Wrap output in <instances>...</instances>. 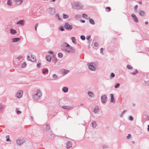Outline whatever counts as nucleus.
Masks as SVG:
<instances>
[{
	"instance_id": "obj_49",
	"label": "nucleus",
	"mask_w": 149,
	"mask_h": 149,
	"mask_svg": "<svg viewBox=\"0 0 149 149\" xmlns=\"http://www.w3.org/2000/svg\"><path fill=\"white\" fill-rule=\"evenodd\" d=\"M38 23H37L35 25V29L36 31H37V29L38 26Z\"/></svg>"
},
{
	"instance_id": "obj_46",
	"label": "nucleus",
	"mask_w": 149,
	"mask_h": 149,
	"mask_svg": "<svg viewBox=\"0 0 149 149\" xmlns=\"http://www.w3.org/2000/svg\"><path fill=\"white\" fill-rule=\"evenodd\" d=\"M48 52L49 54L54 55V52H53L52 51H49Z\"/></svg>"
},
{
	"instance_id": "obj_55",
	"label": "nucleus",
	"mask_w": 149,
	"mask_h": 149,
	"mask_svg": "<svg viewBox=\"0 0 149 149\" xmlns=\"http://www.w3.org/2000/svg\"><path fill=\"white\" fill-rule=\"evenodd\" d=\"M56 16L57 17L58 19L59 20H61V19L60 18L58 15V14H57L56 15Z\"/></svg>"
},
{
	"instance_id": "obj_16",
	"label": "nucleus",
	"mask_w": 149,
	"mask_h": 149,
	"mask_svg": "<svg viewBox=\"0 0 149 149\" xmlns=\"http://www.w3.org/2000/svg\"><path fill=\"white\" fill-rule=\"evenodd\" d=\"M36 61V58L35 56L33 55L31 56L30 61L32 62H35Z\"/></svg>"
},
{
	"instance_id": "obj_38",
	"label": "nucleus",
	"mask_w": 149,
	"mask_h": 149,
	"mask_svg": "<svg viewBox=\"0 0 149 149\" xmlns=\"http://www.w3.org/2000/svg\"><path fill=\"white\" fill-rule=\"evenodd\" d=\"M58 56L60 58H62L63 56L62 54L61 53H58Z\"/></svg>"
},
{
	"instance_id": "obj_62",
	"label": "nucleus",
	"mask_w": 149,
	"mask_h": 149,
	"mask_svg": "<svg viewBox=\"0 0 149 149\" xmlns=\"http://www.w3.org/2000/svg\"><path fill=\"white\" fill-rule=\"evenodd\" d=\"M91 36H90V35H88V36H86V37H88H88H91Z\"/></svg>"
},
{
	"instance_id": "obj_35",
	"label": "nucleus",
	"mask_w": 149,
	"mask_h": 149,
	"mask_svg": "<svg viewBox=\"0 0 149 149\" xmlns=\"http://www.w3.org/2000/svg\"><path fill=\"white\" fill-rule=\"evenodd\" d=\"M115 74H114L112 72L111 73L110 77V78H113L115 77Z\"/></svg>"
},
{
	"instance_id": "obj_8",
	"label": "nucleus",
	"mask_w": 149,
	"mask_h": 149,
	"mask_svg": "<svg viewBox=\"0 0 149 149\" xmlns=\"http://www.w3.org/2000/svg\"><path fill=\"white\" fill-rule=\"evenodd\" d=\"M107 97L105 95H102L101 97L102 102V103H106L107 100Z\"/></svg>"
},
{
	"instance_id": "obj_20",
	"label": "nucleus",
	"mask_w": 149,
	"mask_h": 149,
	"mask_svg": "<svg viewBox=\"0 0 149 149\" xmlns=\"http://www.w3.org/2000/svg\"><path fill=\"white\" fill-rule=\"evenodd\" d=\"M20 39V38H14L12 39L13 42H16L19 41Z\"/></svg>"
},
{
	"instance_id": "obj_44",
	"label": "nucleus",
	"mask_w": 149,
	"mask_h": 149,
	"mask_svg": "<svg viewBox=\"0 0 149 149\" xmlns=\"http://www.w3.org/2000/svg\"><path fill=\"white\" fill-rule=\"evenodd\" d=\"M16 111L18 114H20L21 113V112L18 110L17 108L16 109Z\"/></svg>"
},
{
	"instance_id": "obj_9",
	"label": "nucleus",
	"mask_w": 149,
	"mask_h": 149,
	"mask_svg": "<svg viewBox=\"0 0 149 149\" xmlns=\"http://www.w3.org/2000/svg\"><path fill=\"white\" fill-rule=\"evenodd\" d=\"M131 16L133 18V19L135 22L137 23L139 22V20L135 15L132 14L131 15Z\"/></svg>"
},
{
	"instance_id": "obj_23",
	"label": "nucleus",
	"mask_w": 149,
	"mask_h": 149,
	"mask_svg": "<svg viewBox=\"0 0 149 149\" xmlns=\"http://www.w3.org/2000/svg\"><path fill=\"white\" fill-rule=\"evenodd\" d=\"M139 14L140 15L144 16L145 15L146 13L143 10H141L139 11Z\"/></svg>"
},
{
	"instance_id": "obj_19",
	"label": "nucleus",
	"mask_w": 149,
	"mask_h": 149,
	"mask_svg": "<svg viewBox=\"0 0 149 149\" xmlns=\"http://www.w3.org/2000/svg\"><path fill=\"white\" fill-rule=\"evenodd\" d=\"M62 107L63 108L67 110H70L71 108V107L65 106H63Z\"/></svg>"
},
{
	"instance_id": "obj_26",
	"label": "nucleus",
	"mask_w": 149,
	"mask_h": 149,
	"mask_svg": "<svg viewBox=\"0 0 149 149\" xmlns=\"http://www.w3.org/2000/svg\"><path fill=\"white\" fill-rule=\"evenodd\" d=\"M71 39L74 44H76L77 43L75 38H71Z\"/></svg>"
},
{
	"instance_id": "obj_34",
	"label": "nucleus",
	"mask_w": 149,
	"mask_h": 149,
	"mask_svg": "<svg viewBox=\"0 0 149 149\" xmlns=\"http://www.w3.org/2000/svg\"><path fill=\"white\" fill-rule=\"evenodd\" d=\"M138 72V71L137 70H136L133 72H131V73L133 75H135L136 73Z\"/></svg>"
},
{
	"instance_id": "obj_64",
	"label": "nucleus",
	"mask_w": 149,
	"mask_h": 149,
	"mask_svg": "<svg viewBox=\"0 0 149 149\" xmlns=\"http://www.w3.org/2000/svg\"><path fill=\"white\" fill-rule=\"evenodd\" d=\"M80 37H85L84 36L82 35V36H81Z\"/></svg>"
},
{
	"instance_id": "obj_45",
	"label": "nucleus",
	"mask_w": 149,
	"mask_h": 149,
	"mask_svg": "<svg viewBox=\"0 0 149 149\" xmlns=\"http://www.w3.org/2000/svg\"><path fill=\"white\" fill-rule=\"evenodd\" d=\"M23 57V56L22 55H20L19 56H18V57H17V59H18V60H20V59H21Z\"/></svg>"
},
{
	"instance_id": "obj_5",
	"label": "nucleus",
	"mask_w": 149,
	"mask_h": 149,
	"mask_svg": "<svg viewBox=\"0 0 149 149\" xmlns=\"http://www.w3.org/2000/svg\"><path fill=\"white\" fill-rule=\"evenodd\" d=\"M45 130L47 132V135L49 136L52 135V131L50 129V126L48 124H47L46 125V127L45 128Z\"/></svg>"
},
{
	"instance_id": "obj_33",
	"label": "nucleus",
	"mask_w": 149,
	"mask_h": 149,
	"mask_svg": "<svg viewBox=\"0 0 149 149\" xmlns=\"http://www.w3.org/2000/svg\"><path fill=\"white\" fill-rule=\"evenodd\" d=\"M89 22L93 24H94L95 23L94 21L92 19H90L89 20Z\"/></svg>"
},
{
	"instance_id": "obj_59",
	"label": "nucleus",
	"mask_w": 149,
	"mask_h": 149,
	"mask_svg": "<svg viewBox=\"0 0 149 149\" xmlns=\"http://www.w3.org/2000/svg\"><path fill=\"white\" fill-rule=\"evenodd\" d=\"M145 82L146 84H147L148 85H149V82L148 81L146 82V81H145Z\"/></svg>"
},
{
	"instance_id": "obj_63",
	"label": "nucleus",
	"mask_w": 149,
	"mask_h": 149,
	"mask_svg": "<svg viewBox=\"0 0 149 149\" xmlns=\"http://www.w3.org/2000/svg\"><path fill=\"white\" fill-rule=\"evenodd\" d=\"M148 22H145V24H148Z\"/></svg>"
},
{
	"instance_id": "obj_50",
	"label": "nucleus",
	"mask_w": 149,
	"mask_h": 149,
	"mask_svg": "<svg viewBox=\"0 0 149 149\" xmlns=\"http://www.w3.org/2000/svg\"><path fill=\"white\" fill-rule=\"evenodd\" d=\"M129 118L130 119V120L131 121L133 120V119H134V118L132 116H129Z\"/></svg>"
},
{
	"instance_id": "obj_3",
	"label": "nucleus",
	"mask_w": 149,
	"mask_h": 149,
	"mask_svg": "<svg viewBox=\"0 0 149 149\" xmlns=\"http://www.w3.org/2000/svg\"><path fill=\"white\" fill-rule=\"evenodd\" d=\"M72 5L74 9H79L82 8V6L79 2H75L72 4Z\"/></svg>"
},
{
	"instance_id": "obj_15",
	"label": "nucleus",
	"mask_w": 149,
	"mask_h": 149,
	"mask_svg": "<svg viewBox=\"0 0 149 149\" xmlns=\"http://www.w3.org/2000/svg\"><path fill=\"white\" fill-rule=\"evenodd\" d=\"M87 94L89 97H93L95 96L94 94L92 92L90 91H88L87 92Z\"/></svg>"
},
{
	"instance_id": "obj_24",
	"label": "nucleus",
	"mask_w": 149,
	"mask_h": 149,
	"mask_svg": "<svg viewBox=\"0 0 149 149\" xmlns=\"http://www.w3.org/2000/svg\"><path fill=\"white\" fill-rule=\"evenodd\" d=\"M52 77L54 80H56L58 79V77L57 74H54L52 75Z\"/></svg>"
},
{
	"instance_id": "obj_10",
	"label": "nucleus",
	"mask_w": 149,
	"mask_h": 149,
	"mask_svg": "<svg viewBox=\"0 0 149 149\" xmlns=\"http://www.w3.org/2000/svg\"><path fill=\"white\" fill-rule=\"evenodd\" d=\"M65 28L68 30H70L72 29V26L70 25L68 23H66L64 26Z\"/></svg>"
},
{
	"instance_id": "obj_48",
	"label": "nucleus",
	"mask_w": 149,
	"mask_h": 149,
	"mask_svg": "<svg viewBox=\"0 0 149 149\" xmlns=\"http://www.w3.org/2000/svg\"><path fill=\"white\" fill-rule=\"evenodd\" d=\"M131 136V135L130 134H129L128 136H127V139H130V138Z\"/></svg>"
},
{
	"instance_id": "obj_1",
	"label": "nucleus",
	"mask_w": 149,
	"mask_h": 149,
	"mask_svg": "<svg viewBox=\"0 0 149 149\" xmlns=\"http://www.w3.org/2000/svg\"><path fill=\"white\" fill-rule=\"evenodd\" d=\"M61 50L69 54L74 53L76 51L75 49L66 42L63 43Z\"/></svg>"
},
{
	"instance_id": "obj_31",
	"label": "nucleus",
	"mask_w": 149,
	"mask_h": 149,
	"mask_svg": "<svg viewBox=\"0 0 149 149\" xmlns=\"http://www.w3.org/2000/svg\"><path fill=\"white\" fill-rule=\"evenodd\" d=\"M126 111V110H124L121 113V114L120 116V117H122L123 116V115L124 114L125 112Z\"/></svg>"
},
{
	"instance_id": "obj_12",
	"label": "nucleus",
	"mask_w": 149,
	"mask_h": 149,
	"mask_svg": "<svg viewBox=\"0 0 149 149\" xmlns=\"http://www.w3.org/2000/svg\"><path fill=\"white\" fill-rule=\"evenodd\" d=\"M91 124L92 127L94 128H95L97 126V123L95 121H92L91 123Z\"/></svg>"
},
{
	"instance_id": "obj_17",
	"label": "nucleus",
	"mask_w": 149,
	"mask_h": 149,
	"mask_svg": "<svg viewBox=\"0 0 149 149\" xmlns=\"http://www.w3.org/2000/svg\"><path fill=\"white\" fill-rule=\"evenodd\" d=\"M94 112L95 114H97L98 113V108L97 107H95L94 110Z\"/></svg>"
},
{
	"instance_id": "obj_11",
	"label": "nucleus",
	"mask_w": 149,
	"mask_h": 149,
	"mask_svg": "<svg viewBox=\"0 0 149 149\" xmlns=\"http://www.w3.org/2000/svg\"><path fill=\"white\" fill-rule=\"evenodd\" d=\"M72 143L70 141H68L66 143V147L68 148H69L72 146Z\"/></svg>"
},
{
	"instance_id": "obj_32",
	"label": "nucleus",
	"mask_w": 149,
	"mask_h": 149,
	"mask_svg": "<svg viewBox=\"0 0 149 149\" xmlns=\"http://www.w3.org/2000/svg\"><path fill=\"white\" fill-rule=\"evenodd\" d=\"M4 107V105L2 103H0V111H1Z\"/></svg>"
},
{
	"instance_id": "obj_56",
	"label": "nucleus",
	"mask_w": 149,
	"mask_h": 149,
	"mask_svg": "<svg viewBox=\"0 0 149 149\" xmlns=\"http://www.w3.org/2000/svg\"><path fill=\"white\" fill-rule=\"evenodd\" d=\"M41 65V63H39L37 64V67L38 68L40 67Z\"/></svg>"
},
{
	"instance_id": "obj_53",
	"label": "nucleus",
	"mask_w": 149,
	"mask_h": 149,
	"mask_svg": "<svg viewBox=\"0 0 149 149\" xmlns=\"http://www.w3.org/2000/svg\"><path fill=\"white\" fill-rule=\"evenodd\" d=\"M27 58L28 60L30 61L31 56H28L27 57Z\"/></svg>"
},
{
	"instance_id": "obj_37",
	"label": "nucleus",
	"mask_w": 149,
	"mask_h": 149,
	"mask_svg": "<svg viewBox=\"0 0 149 149\" xmlns=\"http://www.w3.org/2000/svg\"><path fill=\"white\" fill-rule=\"evenodd\" d=\"M102 147L104 148H108V146L107 145L104 144L102 146Z\"/></svg>"
},
{
	"instance_id": "obj_58",
	"label": "nucleus",
	"mask_w": 149,
	"mask_h": 149,
	"mask_svg": "<svg viewBox=\"0 0 149 149\" xmlns=\"http://www.w3.org/2000/svg\"><path fill=\"white\" fill-rule=\"evenodd\" d=\"M138 5H136L135 7H134V9H136L137 8H138Z\"/></svg>"
},
{
	"instance_id": "obj_6",
	"label": "nucleus",
	"mask_w": 149,
	"mask_h": 149,
	"mask_svg": "<svg viewBox=\"0 0 149 149\" xmlns=\"http://www.w3.org/2000/svg\"><path fill=\"white\" fill-rule=\"evenodd\" d=\"M25 140L24 139H18L16 141V143L17 145L19 146H21L25 142Z\"/></svg>"
},
{
	"instance_id": "obj_51",
	"label": "nucleus",
	"mask_w": 149,
	"mask_h": 149,
	"mask_svg": "<svg viewBox=\"0 0 149 149\" xmlns=\"http://www.w3.org/2000/svg\"><path fill=\"white\" fill-rule=\"evenodd\" d=\"M59 29L61 31H63L64 30V28L63 26H61L59 27Z\"/></svg>"
},
{
	"instance_id": "obj_21",
	"label": "nucleus",
	"mask_w": 149,
	"mask_h": 149,
	"mask_svg": "<svg viewBox=\"0 0 149 149\" xmlns=\"http://www.w3.org/2000/svg\"><path fill=\"white\" fill-rule=\"evenodd\" d=\"M110 96L111 97V102H115V100L114 99L113 95L112 94H111Z\"/></svg>"
},
{
	"instance_id": "obj_40",
	"label": "nucleus",
	"mask_w": 149,
	"mask_h": 149,
	"mask_svg": "<svg viewBox=\"0 0 149 149\" xmlns=\"http://www.w3.org/2000/svg\"><path fill=\"white\" fill-rule=\"evenodd\" d=\"M86 39L88 40V44H90L91 42V38H86Z\"/></svg>"
},
{
	"instance_id": "obj_4",
	"label": "nucleus",
	"mask_w": 149,
	"mask_h": 149,
	"mask_svg": "<svg viewBox=\"0 0 149 149\" xmlns=\"http://www.w3.org/2000/svg\"><path fill=\"white\" fill-rule=\"evenodd\" d=\"M87 65L89 69L91 71H95L96 70V68L95 67V63L94 62L88 63Z\"/></svg>"
},
{
	"instance_id": "obj_30",
	"label": "nucleus",
	"mask_w": 149,
	"mask_h": 149,
	"mask_svg": "<svg viewBox=\"0 0 149 149\" xmlns=\"http://www.w3.org/2000/svg\"><path fill=\"white\" fill-rule=\"evenodd\" d=\"M63 17L64 19H67L68 17V15L64 13L63 14Z\"/></svg>"
},
{
	"instance_id": "obj_36",
	"label": "nucleus",
	"mask_w": 149,
	"mask_h": 149,
	"mask_svg": "<svg viewBox=\"0 0 149 149\" xmlns=\"http://www.w3.org/2000/svg\"><path fill=\"white\" fill-rule=\"evenodd\" d=\"M126 67L127 68L130 70H131L132 69V67L128 65H127Z\"/></svg>"
},
{
	"instance_id": "obj_18",
	"label": "nucleus",
	"mask_w": 149,
	"mask_h": 149,
	"mask_svg": "<svg viewBox=\"0 0 149 149\" xmlns=\"http://www.w3.org/2000/svg\"><path fill=\"white\" fill-rule=\"evenodd\" d=\"M47 60L49 62L51 61L52 59V57L50 55H48L46 57Z\"/></svg>"
},
{
	"instance_id": "obj_7",
	"label": "nucleus",
	"mask_w": 149,
	"mask_h": 149,
	"mask_svg": "<svg viewBox=\"0 0 149 149\" xmlns=\"http://www.w3.org/2000/svg\"><path fill=\"white\" fill-rule=\"evenodd\" d=\"M23 91L20 90L18 91L15 95V96L18 98H20L22 97L23 95Z\"/></svg>"
},
{
	"instance_id": "obj_2",
	"label": "nucleus",
	"mask_w": 149,
	"mask_h": 149,
	"mask_svg": "<svg viewBox=\"0 0 149 149\" xmlns=\"http://www.w3.org/2000/svg\"><path fill=\"white\" fill-rule=\"evenodd\" d=\"M42 95V93L41 92L39 89H38L36 93L33 95L32 96L34 100L37 101Z\"/></svg>"
},
{
	"instance_id": "obj_41",
	"label": "nucleus",
	"mask_w": 149,
	"mask_h": 149,
	"mask_svg": "<svg viewBox=\"0 0 149 149\" xmlns=\"http://www.w3.org/2000/svg\"><path fill=\"white\" fill-rule=\"evenodd\" d=\"M120 86V84L119 83L117 84L115 86V88H119Z\"/></svg>"
},
{
	"instance_id": "obj_43",
	"label": "nucleus",
	"mask_w": 149,
	"mask_h": 149,
	"mask_svg": "<svg viewBox=\"0 0 149 149\" xmlns=\"http://www.w3.org/2000/svg\"><path fill=\"white\" fill-rule=\"evenodd\" d=\"M82 17L85 18H87V15L86 14H83L82 15Z\"/></svg>"
},
{
	"instance_id": "obj_28",
	"label": "nucleus",
	"mask_w": 149,
	"mask_h": 149,
	"mask_svg": "<svg viewBox=\"0 0 149 149\" xmlns=\"http://www.w3.org/2000/svg\"><path fill=\"white\" fill-rule=\"evenodd\" d=\"M48 70L47 68L45 69H44L42 71V73L43 74H45L46 72H48Z\"/></svg>"
},
{
	"instance_id": "obj_22",
	"label": "nucleus",
	"mask_w": 149,
	"mask_h": 149,
	"mask_svg": "<svg viewBox=\"0 0 149 149\" xmlns=\"http://www.w3.org/2000/svg\"><path fill=\"white\" fill-rule=\"evenodd\" d=\"M68 88L67 87H64L62 88V91L64 93H66L68 91Z\"/></svg>"
},
{
	"instance_id": "obj_42",
	"label": "nucleus",
	"mask_w": 149,
	"mask_h": 149,
	"mask_svg": "<svg viewBox=\"0 0 149 149\" xmlns=\"http://www.w3.org/2000/svg\"><path fill=\"white\" fill-rule=\"evenodd\" d=\"M8 4L10 6L11 5L12 1L11 0H8Z\"/></svg>"
},
{
	"instance_id": "obj_47",
	"label": "nucleus",
	"mask_w": 149,
	"mask_h": 149,
	"mask_svg": "<svg viewBox=\"0 0 149 149\" xmlns=\"http://www.w3.org/2000/svg\"><path fill=\"white\" fill-rule=\"evenodd\" d=\"M98 45H99V44L97 42H95L94 43V46L95 47H97L98 46Z\"/></svg>"
},
{
	"instance_id": "obj_27",
	"label": "nucleus",
	"mask_w": 149,
	"mask_h": 149,
	"mask_svg": "<svg viewBox=\"0 0 149 149\" xmlns=\"http://www.w3.org/2000/svg\"><path fill=\"white\" fill-rule=\"evenodd\" d=\"M10 31L11 33H13V34H15L16 33V31L13 29H11L10 30Z\"/></svg>"
},
{
	"instance_id": "obj_29",
	"label": "nucleus",
	"mask_w": 149,
	"mask_h": 149,
	"mask_svg": "<svg viewBox=\"0 0 149 149\" xmlns=\"http://www.w3.org/2000/svg\"><path fill=\"white\" fill-rule=\"evenodd\" d=\"M26 63L25 62H24L22 64L21 66L22 68H24L26 67Z\"/></svg>"
},
{
	"instance_id": "obj_60",
	"label": "nucleus",
	"mask_w": 149,
	"mask_h": 149,
	"mask_svg": "<svg viewBox=\"0 0 149 149\" xmlns=\"http://www.w3.org/2000/svg\"><path fill=\"white\" fill-rule=\"evenodd\" d=\"M81 38L83 40H84L86 38Z\"/></svg>"
},
{
	"instance_id": "obj_25",
	"label": "nucleus",
	"mask_w": 149,
	"mask_h": 149,
	"mask_svg": "<svg viewBox=\"0 0 149 149\" xmlns=\"http://www.w3.org/2000/svg\"><path fill=\"white\" fill-rule=\"evenodd\" d=\"M17 24L21 25H23L24 24V22L23 20H21L17 22Z\"/></svg>"
},
{
	"instance_id": "obj_52",
	"label": "nucleus",
	"mask_w": 149,
	"mask_h": 149,
	"mask_svg": "<svg viewBox=\"0 0 149 149\" xmlns=\"http://www.w3.org/2000/svg\"><path fill=\"white\" fill-rule=\"evenodd\" d=\"M106 10L108 9V12H109L111 10V8L109 7H107L106 8Z\"/></svg>"
},
{
	"instance_id": "obj_13",
	"label": "nucleus",
	"mask_w": 149,
	"mask_h": 149,
	"mask_svg": "<svg viewBox=\"0 0 149 149\" xmlns=\"http://www.w3.org/2000/svg\"><path fill=\"white\" fill-rule=\"evenodd\" d=\"M69 70L64 69L62 70L61 71V73L63 74L64 75L67 74Z\"/></svg>"
},
{
	"instance_id": "obj_57",
	"label": "nucleus",
	"mask_w": 149,
	"mask_h": 149,
	"mask_svg": "<svg viewBox=\"0 0 149 149\" xmlns=\"http://www.w3.org/2000/svg\"><path fill=\"white\" fill-rule=\"evenodd\" d=\"M6 137L7 138V139L6 140L7 141H8L10 140V139H9V136H6Z\"/></svg>"
},
{
	"instance_id": "obj_39",
	"label": "nucleus",
	"mask_w": 149,
	"mask_h": 149,
	"mask_svg": "<svg viewBox=\"0 0 149 149\" xmlns=\"http://www.w3.org/2000/svg\"><path fill=\"white\" fill-rule=\"evenodd\" d=\"M104 50V49L103 48H101L100 49V53L102 54H103V51Z\"/></svg>"
},
{
	"instance_id": "obj_14",
	"label": "nucleus",
	"mask_w": 149,
	"mask_h": 149,
	"mask_svg": "<svg viewBox=\"0 0 149 149\" xmlns=\"http://www.w3.org/2000/svg\"><path fill=\"white\" fill-rule=\"evenodd\" d=\"M23 0H15V2L18 5L21 4L23 2Z\"/></svg>"
},
{
	"instance_id": "obj_61",
	"label": "nucleus",
	"mask_w": 149,
	"mask_h": 149,
	"mask_svg": "<svg viewBox=\"0 0 149 149\" xmlns=\"http://www.w3.org/2000/svg\"><path fill=\"white\" fill-rule=\"evenodd\" d=\"M148 132H149V125H148Z\"/></svg>"
},
{
	"instance_id": "obj_54",
	"label": "nucleus",
	"mask_w": 149,
	"mask_h": 149,
	"mask_svg": "<svg viewBox=\"0 0 149 149\" xmlns=\"http://www.w3.org/2000/svg\"><path fill=\"white\" fill-rule=\"evenodd\" d=\"M58 60L57 59L55 58L53 60V62L55 63H56L57 61Z\"/></svg>"
}]
</instances>
